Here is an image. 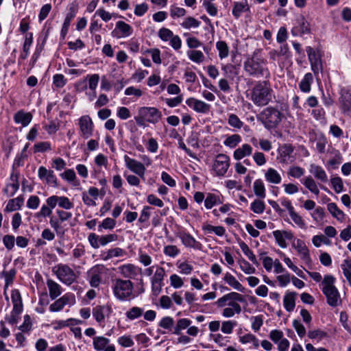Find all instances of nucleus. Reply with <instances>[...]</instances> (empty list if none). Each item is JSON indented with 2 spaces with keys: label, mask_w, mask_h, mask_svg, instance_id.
<instances>
[{
  "label": "nucleus",
  "mask_w": 351,
  "mask_h": 351,
  "mask_svg": "<svg viewBox=\"0 0 351 351\" xmlns=\"http://www.w3.org/2000/svg\"><path fill=\"white\" fill-rule=\"evenodd\" d=\"M243 69L246 73L255 78H269L270 72L267 67V61L260 54L259 50L254 51L243 63Z\"/></svg>",
  "instance_id": "obj_1"
},
{
  "label": "nucleus",
  "mask_w": 351,
  "mask_h": 351,
  "mask_svg": "<svg viewBox=\"0 0 351 351\" xmlns=\"http://www.w3.org/2000/svg\"><path fill=\"white\" fill-rule=\"evenodd\" d=\"M274 97L269 81H258L250 92V99L256 106L268 105Z\"/></svg>",
  "instance_id": "obj_2"
},
{
  "label": "nucleus",
  "mask_w": 351,
  "mask_h": 351,
  "mask_svg": "<svg viewBox=\"0 0 351 351\" xmlns=\"http://www.w3.org/2000/svg\"><path fill=\"white\" fill-rule=\"evenodd\" d=\"M284 118V114L274 106L265 108L257 116V120L268 130L277 128Z\"/></svg>",
  "instance_id": "obj_3"
},
{
  "label": "nucleus",
  "mask_w": 351,
  "mask_h": 351,
  "mask_svg": "<svg viewBox=\"0 0 351 351\" xmlns=\"http://www.w3.org/2000/svg\"><path fill=\"white\" fill-rule=\"evenodd\" d=\"M335 278L332 276L326 275L322 282V290L327 299V303L333 307L337 306L341 302L340 295L335 286Z\"/></svg>",
  "instance_id": "obj_4"
},
{
  "label": "nucleus",
  "mask_w": 351,
  "mask_h": 351,
  "mask_svg": "<svg viewBox=\"0 0 351 351\" xmlns=\"http://www.w3.org/2000/svg\"><path fill=\"white\" fill-rule=\"evenodd\" d=\"M162 116L161 112L156 108L141 107L138 110V115L134 117V120L138 125L143 126L145 122L157 123Z\"/></svg>",
  "instance_id": "obj_5"
},
{
  "label": "nucleus",
  "mask_w": 351,
  "mask_h": 351,
  "mask_svg": "<svg viewBox=\"0 0 351 351\" xmlns=\"http://www.w3.org/2000/svg\"><path fill=\"white\" fill-rule=\"evenodd\" d=\"M134 285L130 280L116 279L112 285L114 296L119 300H128L132 297Z\"/></svg>",
  "instance_id": "obj_6"
},
{
  "label": "nucleus",
  "mask_w": 351,
  "mask_h": 351,
  "mask_svg": "<svg viewBox=\"0 0 351 351\" xmlns=\"http://www.w3.org/2000/svg\"><path fill=\"white\" fill-rule=\"evenodd\" d=\"M53 271L59 280L66 285H71L77 278L74 271L67 265L58 264L53 268Z\"/></svg>",
  "instance_id": "obj_7"
},
{
  "label": "nucleus",
  "mask_w": 351,
  "mask_h": 351,
  "mask_svg": "<svg viewBox=\"0 0 351 351\" xmlns=\"http://www.w3.org/2000/svg\"><path fill=\"white\" fill-rule=\"evenodd\" d=\"M244 301L243 296L237 292H230L219 298L215 304L218 308H222L228 305L234 307V309H239V304L237 302H243Z\"/></svg>",
  "instance_id": "obj_8"
},
{
  "label": "nucleus",
  "mask_w": 351,
  "mask_h": 351,
  "mask_svg": "<svg viewBox=\"0 0 351 351\" xmlns=\"http://www.w3.org/2000/svg\"><path fill=\"white\" fill-rule=\"evenodd\" d=\"M117 239L118 236L116 234L99 236L95 233H90L88 237V242L94 249H98L100 246H105L110 242L117 241Z\"/></svg>",
  "instance_id": "obj_9"
},
{
  "label": "nucleus",
  "mask_w": 351,
  "mask_h": 351,
  "mask_svg": "<svg viewBox=\"0 0 351 351\" xmlns=\"http://www.w3.org/2000/svg\"><path fill=\"white\" fill-rule=\"evenodd\" d=\"M230 166V158L223 154H219L216 156L213 165V169L219 176H223Z\"/></svg>",
  "instance_id": "obj_10"
},
{
  "label": "nucleus",
  "mask_w": 351,
  "mask_h": 351,
  "mask_svg": "<svg viewBox=\"0 0 351 351\" xmlns=\"http://www.w3.org/2000/svg\"><path fill=\"white\" fill-rule=\"evenodd\" d=\"M124 161L126 167L132 172L138 176L140 178L144 179L145 174V167L142 162L130 158L128 156H124Z\"/></svg>",
  "instance_id": "obj_11"
},
{
  "label": "nucleus",
  "mask_w": 351,
  "mask_h": 351,
  "mask_svg": "<svg viewBox=\"0 0 351 351\" xmlns=\"http://www.w3.org/2000/svg\"><path fill=\"white\" fill-rule=\"evenodd\" d=\"M165 275V271L164 268L158 267L154 276L152 278V291L155 296H158L162 291Z\"/></svg>",
  "instance_id": "obj_12"
},
{
  "label": "nucleus",
  "mask_w": 351,
  "mask_h": 351,
  "mask_svg": "<svg viewBox=\"0 0 351 351\" xmlns=\"http://www.w3.org/2000/svg\"><path fill=\"white\" fill-rule=\"evenodd\" d=\"M75 302V295L73 294L66 293L49 306V311L51 312L60 311L66 305H72Z\"/></svg>",
  "instance_id": "obj_13"
},
{
  "label": "nucleus",
  "mask_w": 351,
  "mask_h": 351,
  "mask_svg": "<svg viewBox=\"0 0 351 351\" xmlns=\"http://www.w3.org/2000/svg\"><path fill=\"white\" fill-rule=\"evenodd\" d=\"M46 202L51 208H55L56 205L66 210L73 207V204L64 196L52 195L46 199Z\"/></svg>",
  "instance_id": "obj_14"
},
{
  "label": "nucleus",
  "mask_w": 351,
  "mask_h": 351,
  "mask_svg": "<svg viewBox=\"0 0 351 351\" xmlns=\"http://www.w3.org/2000/svg\"><path fill=\"white\" fill-rule=\"evenodd\" d=\"M186 104L197 113L206 114L210 110V105L202 100L190 97L186 100Z\"/></svg>",
  "instance_id": "obj_15"
},
{
  "label": "nucleus",
  "mask_w": 351,
  "mask_h": 351,
  "mask_svg": "<svg viewBox=\"0 0 351 351\" xmlns=\"http://www.w3.org/2000/svg\"><path fill=\"white\" fill-rule=\"evenodd\" d=\"M132 27L123 21H119L116 23L115 29L112 31V34L117 38H125L132 34Z\"/></svg>",
  "instance_id": "obj_16"
},
{
  "label": "nucleus",
  "mask_w": 351,
  "mask_h": 351,
  "mask_svg": "<svg viewBox=\"0 0 351 351\" xmlns=\"http://www.w3.org/2000/svg\"><path fill=\"white\" fill-rule=\"evenodd\" d=\"M79 125L83 138H88L92 136L93 123L88 115L82 116L79 120Z\"/></svg>",
  "instance_id": "obj_17"
},
{
  "label": "nucleus",
  "mask_w": 351,
  "mask_h": 351,
  "mask_svg": "<svg viewBox=\"0 0 351 351\" xmlns=\"http://www.w3.org/2000/svg\"><path fill=\"white\" fill-rule=\"evenodd\" d=\"M121 274L125 278L135 279L137 276L141 274V268L132 264H126L119 267Z\"/></svg>",
  "instance_id": "obj_18"
},
{
  "label": "nucleus",
  "mask_w": 351,
  "mask_h": 351,
  "mask_svg": "<svg viewBox=\"0 0 351 351\" xmlns=\"http://www.w3.org/2000/svg\"><path fill=\"white\" fill-rule=\"evenodd\" d=\"M103 265H95L89 271V283L92 287H98L101 282V274L104 271Z\"/></svg>",
  "instance_id": "obj_19"
},
{
  "label": "nucleus",
  "mask_w": 351,
  "mask_h": 351,
  "mask_svg": "<svg viewBox=\"0 0 351 351\" xmlns=\"http://www.w3.org/2000/svg\"><path fill=\"white\" fill-rule=\"evenodd\" d=\"M111 313L112 308L106 305H99L93 309V316L99 324L104 322L106 316H109Z\"/></svg>",
  "instance_id": "obj_20"
},
{
  "label": "nucleus",
  "mask_w": 351,
  "mask_h": 351,
  "mask_svg": "<svg viewBox=\"0 0 351 351\" xmlns=\"http://www.w3.org/2000/svg\"><path fill=\"white\" fill-rule=\"evenodd\" d=\"M77 12V6L73 3H72L69 7V11L66 14V16L64 19V21L61 29L60 35L62 39H64L68 31L69 27L70 26L71 22L72 19L75 16Z\"/></svg>",
  "instance_id": "obj_21"
},
{
  "label": "nucleus",
  "mask_w": 351,
  "mask_h": 351,
  "mask_svg": "<svg viewBox=\"0 0 351 351\" xmlns=\"http://www.w3.org/2000/svg\"><path fill=\"white\" fill-rule=\"evenodd\" d=\"M292 246L297 250L298 254L304 263H308L311 262L309 250L304 241L297 239L296 242L292 244Z\"/></svg>",
  "instance_id": "obj_22"
},
{
  "label": "nucleus",
  "mask_w": 351,
  "mask_h": 351,
  "mask_svg": "<svg viewBox=\"0 0 351 351\" xmlns=\"http://www.w3.org/2000/svg\"><path fill=\"white\" fill-rule=\"evenodd\" d=\"M339 103L343 112L351 110V90L342 88L340 92Z\"/></svg>",
  "instance_id": "obj_23"
},
{
  "label": "nucleus",
  "mask_w": 351,
  "mask_h": 351,
  "mask_svg": "<svg viewBox=\"0 0 351 351\" xmlns=\"http://www.w3.org/2000/svg\"><path fill=\"white\" fill-rule=\"evenodd\" d=\"M178 237L181 239L182 244L186 247L197 250L201 249L202 244L199 241H196V239L189 233L180 232L178 234Z\"/></svg>",
  "instance_id": "obj_24"
},
{
  "label": "nucleus",
  "mask_w": 351,
  "mask_h": 351,
  "mask_svg": "<svg viewBox=\"0 0 351 351\" xmlns=\"http://www.w3.org/2000/svg\"><path fill=\"white\" fill-rule=\"evenodd\" d=\"M47 285L49 289V293L51 300H55L61 295L62 289L58 283L53 280L48 279L47 280Z\"/></svg>",
  "instance_id": "obj_25"
},
{
  "label": "nucleus",
  "mask_w": 351,
  "mask_h": 351,
  "mask_svg": "<svg viewBox=\"0 0 351 351\" xmlns=\"http://www.w3.org/2000/svg\"><path fill=\"white\" fill-rule=\"evenodd\" d=\"M223 280L226 283H227L229 286L232 287L234 289L239 291L240 292H243L245 288L243 285L236 279V278L232 276L231 274L226 272L223 277Z\"/></svg>",
  "instance_id": "obj_26"
},
{
  "label": "nucleus",
  "mask_w": 351,
  "mask_h": 351,
  "mask_svg": "<svg viewBox=\"0 0 351 351\" xmlns=\"http://www.w3.org/2000/svg\"><path fill=\"white\" fill-rule=\"evenodd\" d=\"M252 153V147L249 144H243L241 147L237 148L234 152V158L241 160L245 156H250Z\"/></svg>",
  "instance_id": "obj_27"
},
{
  "label": "nucleus",
  "mask_w": 351,
  "mask_h": 351,
  "mask_svg": "<svg viewBox=\"0 0 351 351\" xmlns=\"http://www.w3.org/2000/svg\"><path fill=\"white\" fill-rule=\"evenodd\" d=\"M293 152V148L290 145H283L280 150V161L282 163H289L291 162L290 160L291 155Z\"/></svg>",
  "instance_id": "obj_28"
},
{
  "label": "nucleus",
  "mask_w": 351,
  "mask_h": 351,
  "mask_svg": "<svg viewBox=\"0 0 351 351\" xmlns=\"http://www.w3.org/2000/svg\"><path fill=\"white\" fill-rule=\"evenodd\" d=\"M295 292H287L284 296V307L288 312L293 311L295 306Z\"/></svg>",
  "instance_id": "obj_29"
},
{
  "label": "nucleus",
  "mask_w": 351,
  "mask_h": 351,
  "mask_svg": "<svg viewBox=\"0 0 351 351\" xmlns=\"http://www.w3.org/2000/svg\"><path fill=\"white\" fill-rule=\"evenodd\" d=\"M311 173L313 174L315 178L322 182H326L328 181V176L326 171L320 166L311 165Z\"/></svg>",
  "instance_id": "obj_30"
},
{
  "label": "nucleus",
  "mask_w": 351,
  "mask_h": 351,
  "mask_svg": "<svg viewBox=\"0 0 351 351\" xmlns=\"http://www.w3.org/2000/svg\"><path fill=\"white\" fill-rule=\"evenodd\" d=\"M14 121L16 123H21L23 126H27L32 119V115L29 112L19 111L14 117Z\"/></svg>",
  "instance_id": "obj_31"
},
{
  "label": "nucleus",
  "mask_w": 351,
  "mask_h": 351,
  "mask_svg": "<svg viewBox=\"0 0 351 351\" xmlns=\"http://www.w3.org/2000/svg\"><path fill=\"white\" fill-rule=\"evenodd\" d=\"M125 252L120 247H114L103 252L101 254V258L104 261H108L114 257H120L123 256Z\"/></svg>",
  "instance_id": "obj_32"
},
{
  "label": "nucleus",
  "mask_w": 351,
  "mask_h": 351,
  "mask_svg": "<svg viewBox=\"0 0 351 351\" xmlns=\"http://www.w3.org/2000/svg\"><path fill=\"white\" fill-rule=\"evenodd\" d=\"M265 177L267 182L276 184H280L282 180L280 173L273 168H269L267 170Z\"/></svg>",
  "instance_id": "obj_33"
},
{
  "label": "nucleus",
  "mask_w": 351,
  "mask_h": 351,
  "mask_svg": "<svg viewBox=\"0 0 351 351\" xmlns=\"http://www.w3.org/2000/svg\"><path fill=\"white\" fill-rule=\"evenodd\" d=\"M222 204L219 195L215 193H208L204 200V205L207 209L212 208L214 206Z\"/></svg>",
  "instance_id": "obj_34"
},
{
  "label": "nucleus",
  "mask_w": 351,
  "mask_h": 351,
  "mask_svg": "<svg viewBox=\"0 0 351 351\" xmlns=\"http://www.w3.org/2000/svg\"><path fill=\"white\" fill-rule=\"evenodd\" d=\"M313 81V75L311 73L305 74L304 78L299 84V88L304 93H308L311 90V86Z\"/></svg>",
  "instance_id": "obj_35"
},
{
  "label": "nucleus",
  "mask_w": 351,
  "mask_h": 351,
  "mask_svg": "<svg viewBox=\"0 0 351 351\" xmlns=\"http://www.w3.org/2000/svg\"><path fill=\"white\" fill-rule=\"evenodd\" d=\"M191 321L187 318H182L178 320L176 326L173 328V333L177 335H180L181 330L188 328Z\"/></svg>",
  "instance_id": "obj_36"
},
{
  "label": "nucleus",
  "mask_w": 351,
  "mask_h": 351,
  "mask_svg": "<svg viewBox=\"0 0 351 351\" xmlns=\"http://www.w3.org/2000/svg\"><path fill=\"white\" fill-rule=\"evenodd\" d=\"M110 340L103 336H98L93 338V347L95 350H103L109 343Z\"/></svg>",
  "instance_id": "obj_37"
},
{
  "label": "nucleus",
  "mask_w": 351,
  "mask_h": 351,
  "mask_svg": "<svg viewBox=\"0 0 351 351\" xmlns=\"http://www.w3.org/2000/svg\"><path fill=\"white\" fill-rule=\"evenodd\" d=\"M254 192L256 196L261 199L265 197V188L263 181L260 179L256 180L254 182Z\"/></svg>",
  "instance_id": "obj_38"
},
{
  "label": "nucleus",
  "mask_w": 351,
  "mask_h": 351,
  "mask_svg": "<svg viewBox=\"0 0 351 351\" xmlns=\"http://www.w3.org/2000/svg\"><path fill=\"white\" fill-rule=\"evenodd\" d=\"M216 48L219 51V58L223 60L229 56V47L225 41L219 40L216 43Z\"/></svg>",
  "instance_id": "obj_39"
},
{
  "label": "nucleus",
  "mask_w": 351,
  "mask_h": 351,
  "mask_svg": "<svg viewBox=\"0 0 351 351\" xmlns=\"http://www.w3.org/2000/svg\"><path fill=\"white\" fill-rule=\"evenodd\" d=\"M249 9L247 2L245 3L235 2L232 9V14L236 19H239L243 12L247 11Z\"/></svg>",
  "instance_id": "obj_40"
},
{
  "label": "nucleus",
  "mask_w": 351,
  "mask_h": 351,
  "mask_svg": "<svg viewBox=\"0 0 351 351\" xmlns=\"http://www.w3.org/2000/svg\"><path fill=\"white\" fill-rule=\"evenodd\" d=\"M239 246L243 252V254L247 256V258L256 265H258L259 263L257 261L256 256L254 254L253 252L250 249L248 245L244 242L241 241L239 243Z\"/></svg>",
  "instance_id": "obj_41"
},
{
  "label": "nucleus",
  "mask_w": 351,
  "mask_h": 351,
  "mask_svg": "<svg viewBox=\"0 0 351 351\" xmlns=\"http://www.w3.org/2000/svg\"><path fill=\"white\" fill-rule=\"evenodd\" d=\"M302 183L311 193L316 195H319V191L317 188L316 182L312 178V177H306L303 180Z\"/></svg>",
  "instance_id": "obj_42"
},
{
  "label": "nucleus",
  "mask_w": 351,
  "mask_h": 351,
  "mask_svg": "<svg viewBox=\"0 0 351 351\" xmlns=\"http://www.w3.org/2000/svg\"><path fill=\"white\" fill-rule=\"evenodd\" d=\"M143 312L144 311L143 308L138 306H134L125 313V315L128 319L134 320L141 317L143 315Z\"/></svg>",
  "instance_id": "obj_43"
},
{
  "label": "nucleus",
  "mask_w": 351,
  "mask_h": 351,
  "mask_svg": "<svg viewBox=\"0 0 351 351\" xmlns=\"http://www.w3.org/2000/svg\"><path fill=\"white\" fill-rule=\"evenodd\" d=\"M250 209L256 214H262L265 209V204L261 199H254L251 204Z\"/></svg>",
  "instance_id": "obj_44"
},
{
  "label": "nucleus",
  "mask_w": 351,
  "mask_h": 351,
  "mask_svg": "<svg viewBox=\"0 0 351 351\" xmlns=\"http://www.w3.org/2000/svg\"><path fill=\"white\" fill-rule=\"evenodd\" d=\"M189 58L196 63H201L204 60V56L201 51L191 50L187 52Z\"/></svg>",
  "instance_id": "obj_45"
},
{
  "label": "nucleus",
  "mask_w": 351,
  "mask_h": 351,
  "mask_svg": "<svg viewBox=\"0 0 351 351\" xmlns=\"http://www.w3.org/2000/svg\"><path fill=\"white\" fill-rule=\"evenodd\" d=\"M328 210L331 215L338 220H342L343 219L344 214L343 211L339 209L335 203H329L328 204Z\"/></svg>",
  "instance_id": "obj_46"
},
{
  "label": "nucleus",
  "mask_w": 351,
  "mask_h": 351,
  "mask_svg": "<svg viewBox=\"0 0 351 351\" xmlns=\"http://www.w3.org/2000/svg\"><path fill=\"white\" fill-rule=\"evenodd\" d=\"M241 141V137L239 134H232L226 138L224 141V145L230 148L235 147Z\"/></svg>",
  "instance_id": "obj_47"
},
{
  "label": "nucleus",
  "mask_w": 351,
  "mask_h": 351,
  "mask_svg": "<svg viewBox=\"0 0 351 351\" xmlns=\"http://www.w3.org/2000/svg\"><path fill=\"white\" fill-rule=\"evenodd\" d=\"M221 69L224 72V75L227 77L233 78L237 75V67L232 64L223 65Z\"/></svg>",
  "instance_id": "obj_48"
},
{
  "label": "nucleus",
  "mask_w": 351,
  "mask_h": 351,
  "mask_svg": "<svg viewBox=\"0 0 351 351\" xmlns=\"http://www.w3.org/2000/svg\"><path fill=\"white\" fill-rule=\"evenodd\" d=\"M115 226L116 221L112 218L107 217L98 226V231L101 232L103 229L112 230Z\"/></svg>",
  "instance_id": "obj_49"
},
{
  "label": "nucleus",
  "mask_w": 351,
  "mask_h": 351,
  "mask_svg": "<svg viewBox=\"0 0 351 351\" xmlns=\"http://www.w3.org/2000/svg\"><path fill=\"white\" fill-rule=\"evenodd\" d=\"M160 328L171 330L174 326V319L169 316L164 317L158 323Z\"/></svg>",
  "instance_id": "obj_50"
},
{
  "label": "nucleus",
  "mask_w": 351,
  "mask_h": 351,
  "mask_svg": "<svg viewBox=\"0 0 351 351\" xmlns=\"http://www.w3.org/2000/svg\"><path fill=\"white\" fill-rule=\"evenodd\" d=\"M228 123L230 126L237 129H241L243 125V121L234 114H229Z\"/></svg>",
  "instance_id": "obj_51"
},
{
  "label": "nucleus",
  "mask_w": 351,
  "mask_h": 351,
  "mask_svg": "<svg viewBox=\"0 0 351 351\" xmlns=\"http://www.w3.org/2000/svg\"><path fill=\"white\" fill-rule=\"evenodd\" d=\"M200 25V22L195 19L194 17H186L184 21L181 23V25L185 29H190L191 27H197Z\"/></svg>",
  "instance_id": "obj_52"
},
{
  "label": "nucleus",
  "mask_w": 351,
  "mask_h": 351,
  "mask_svg": "<svg viewBox=\"0 0 351 351\" xmlns=\"http://www.w3.org/2000/svg\"><path fill=\"white\" fill-rule=\"evenodd\" d=\"M330 182L332 186L337 193H339L343 190V184L340 177H335L331 178Z\"/></svg>",
  "instance_id": "obj_53"
},
{
  "label": "nucleus",
  "mask_w": 351,
  "mask_h": 351,
  "mask_svg": "<svg viewBox=\"0 0 351 351\" xmlns=\"http://www.w3.org/2000/svg\"><path fill=\"white\" fill-rule=\"evenodd\" d=\"M49 223L51 227L54 229L58 234H64V231L62 228L61 221L59 218L57 219L54 217H51L49 220Z\"/></svg>",
  "instance_id": "obj_54"
},
{
  "label": "nucleus",
  "mask_w": 351,
  "mask_h": 351,
  "mask_svg": "<svg viewBox=\"0 0 351 351\" xmlns=\"http://www.w3.org/2000/svg\"><path fill=\"white\" fill-rule=\"evenodd\" d=\"M86 79L88 81V88L95 91L98 85L99 75L98 74L88 75Z\"/></svg>",
  "instance_id": "obj_55"
},
{
  "label": "nucleus",
  "mask_w": 351,
  "mask_h": 351,
  "mask_svg": "<svg viewBox=\"0 0 351 351\" xmlns=\"http://www.w3.org/2000/svg\"><path fill=\"white\" fill-rule=\"evenodd\" d=\"M173 36L171 30L166 27H162L158 31V36L163 41H168Z\"/></svg>",
  "instance_id": "obj_56"
},
{
  "label": "nucleus",
  "mask_w": 351,
  "mask_h": 351,
  "mask_svg": "<svg viewBox=\"0 0 351 351\" xmlns=\"http://www.w3.org/2000/svg\"><path fill=\"white\" fill-rule=\"evenodd\" d=\"M304 173V170L300 167L298 166H292L289 168L288 171L289 176L295 178H299L302 176Z\"/></svg>",
  "instance_id": "obj_57"
},
{
  "label": "nucleus",
  "mask_w": 351,
  "mask_h": 351,
  "mask_svg": "<svg viewBox=\"0 0 351 351\" xmlns=\"http://www.w3.org/2000/svg\"><path fill=\"white\" fill-rule=\"evenodd\" d=\"M35 152H44L51 150V144L47 141L39 142L34 145Z\"/></svg>",
  "instance_id": "obj_58"
},
{
  "label": "nucleus",
  "mask_w": 351,
  "mask_h": 351,
  "mask_svg": "<svg viewBox=\"0 0 351 351\" xmlns=\"http://www.w3.org/2000/svg\"><path fill=\"white\" fill-rule=\"evenodd\" d=\"M32 327V323L29 315L24 316V322L22 325L19 327V329L23 332H27L31 330Z\"/></svg>",
  "instance_id": "obj_59"
},
{
  "label": "nucleus",
  "mask_w": 351,
  "mask_h": 351,
  "mask_svg": "<svg viewBox=\"0 0 351 351\" xmlns=\"http://www.w3.org/2000/svg\"><path fill=\"white\" fill-rule=\"evenodd\" d=\"M273 235L276 241V243L278 244L280 247L282 248H285L287 246V243L286 240L284 239L282 236V231L280 230H275L273 232Z\"/></svg>",
  "instance_id": "obj_60"
},
{
  "label": "nucleus",
  "mask_w": 351,
  "mask_h": 351,
  "mask_svg": "<svg viewBox=\"0 0 351 351\" xmlns=\"http://www.w3.org/2000/svg\"><path fill=\"white\" fill-rule=\"evenodd\" d=\"M16 273V271L15 269H12L8 271H3L2 273L3 276L5 277V288L12 284Z\"/></svg>",
  "instance_id": "obj_61"
},
{
  "label": "nucleus",
  "mask_w": 351,
  "mask_h": 351,
  "mask_svg": "<svg viewBox=\"0 0 351 351\" xmlns=\"http://www.w3.org/2000/svg\"><path fill=\"white\" fill-rule=\"evenodd\" d=\"M54 208L50 207L47 204V205L44 204L42 206L39 212L36 214V217H49L52 213V209Z\"/></svg>",
  "instance_id": "obj_62"
},
{
  "label": "nucleus",
  "mask_w": 351,
  "mask_h": 351,
  "mask_svg": "<svg viewBox=\"0 0 351 351\" xmlns=\"http://www.w3.org/2000/svg\"><path fill=\"white\" fill-rule=\"evenodd\" d=\"M240 268L241 269L245 272L246 274H254L256 269L254 267H252L247 261L243 259L240 263Z\"/></svg>",
  "instance_id": "obj_63"
},
{
  "label": "nucleus",
  "mask_w": 351,
  "mask_h": 351,
  "mask_svg": "<svg viewBox=\"0 0 351 351\" xmlns=\"http://www.w3.org/2000/svg\"><path fill=\"white\" fill-rule=\"evenodd\" d=\"M343 273L346 278H351V260L346 259L341 265Z\"/></svg>",
  "instance_id": "obj_64"
}]
</instances>
